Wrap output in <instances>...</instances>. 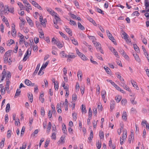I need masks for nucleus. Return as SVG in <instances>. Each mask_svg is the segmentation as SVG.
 <instances>
[{"mask_svg": "<svg viewBox=\"0 0 149 149\" xmlns=\"http://www.w3.org/2000/svg\"><path fill=\"white\" fill-rule=\"evenodd\" d=\"M93 44L97 47V50L100 51L102 54H103V52L102 49L100 44L99 42H94Z\"/></svg>", "mask_w": 149, "mask_h": 149, "instance_id": "f257e3e1", "label": "nucleus"}, {"mask_svg": "<svg viewBox=\"0 0 149 149\" xmlns=\"http://www.w3.org/2000/svg\"><path fill=\"white\" fill-rule=\"evenodd\" d=\"M32 4L35 7H37L40 10H42V8L36 2L33 1V0H30Z\"/></svg>", "mask_w": 149, "mask_h": 149, "instance_id": "f03ea898", "label": "nucleus"}, {"mask_svg": "<svg viewBox=\"0 0 149 149\" xmlns=\"http://www.w3.org/2000/svg\"><path fill=\"white\" fill-rule=\"evenodd\" d=\"M40 21L41 22V24L43 26H44V27L45 26V22H46V19H44L41 16L40 17Z\"/></svg>", "mask_w": 149, "mask_h": 149, "instance_id": "7ed1b4c3", "label": "nucleus"}, {"mask_svg": "<svg viewBox=\"0 0 149 149\" xmlns=\"http://www.w3.org/2000/svg\"><path fill=\"white\" fill-rule=\"evenodd\" d=\"M16 31L15 29V26L14 25V26H12V34L13 37L16 36Z\"/></svg>", "mask_w": 149, "mask_h": 149, "instance_id": "20e7f679", "label": "nucleus"}, {"mask_svg": "<svg viewBox=\"0 0 149 149\" xmlns=\"http://www.w3.org/2000/svg\"><path fill=\"white\" fill-rule=\"evenodd\" d=\"M65 30L66 31L70 36H72V31L70 29L67 27V26H65Z\"/></svg>", "mask_w": 149, "mask_h": 149, "instance_id": "39448f33", "label": "nucleus"}, {"mask_svg": "<svg viewBox=\"0 0 149 149\" xmlns=\"http://www.w3.org/2000/svg\"><path fill=\"white\" fill-rule=\"evenodd\" d=\"M18 36L20 38V40L19 42V43L20 44L21 43V42H22L23 41H24L25 40V39L24 38V36L20 33H19Z\"/></svg>", "mask_w": 149, "mask_h": 149, "instance_id": "423d86ee", "label": "nucleus"}, {"mask_svg": "<svg viewBox=\"0 0 149 149\" xmlns=\"http://www.w3.org/2000/svg\"><path fill=\"white\" fill-rule=\"evenodd\" d=\"M26 18L28 22L29 23V25L31 26H33V23L32 22V20H31L28 17H26Z\"/></svg>", "mask_w": 149, "mask_h": 149, "instance_id": "0eeeda50", "label": "nucleus"}, {"mask_svg": "<svg viewBox=\"0 0 149 149\" xmlns=\"http://www.w3.org/2000/svg\"><path fill=\"white\" fill-rule=\"evenodd\" d=\"M40 66V64L38 63L36 67V70L33 73V75H35L37 74V72L39 70Z\"/></svg>", "mask_w": 149, "mask_h": 149, "instance_id": "6e6552de", "label": "nucleus"}, {"mask_svg": "<svg viewBox=\"0 0 149 149\" xmlns=\"http://www.w3.org/2000/svg\"><path fill=\"white\" fill-rule=\"evenodd\" d=\"M55 44L59 48L61 49L63 47V44L59 40L56 42Z\"/></svg>", "mask_w": 149, "mask_h": 149, "instance_id": "1a4fd4ad", "label": "nucleus"}, {"mask_svg": "<svg viewBox=\"0 0 149 149\" xmlns=\"http://www.w3.org/2000/svg\"><path fill=\"white\" fill-rule=\"evenodd\" d=\"M115 104V103L114 100H112L111 101L110 104V108L112 110L114 109Z\"/></svg>", "mask_w": 149, "mask_h": 149, "instance_id": "9d476101", "label": "nucleus"}, {"mask_svg": "<svg viewBox=\"0 0 149 149\" xmlns=\"http://www.w3.org/2000/svg\"><path fill=\"white\" fill-rule=\"evenodd\" d=\"M127 136V132L126 131L124 130L123 132V135L122 136L123 141L125 140Z\"/></svg>", "mask_w": 149, "mask_h": 149, "instance_id": "9b49d317", "label": "nucleus"}, {"mask_svg": "<svg viewBox=\"0 0 149 149\" xmlns=\"http://www.w3.org/2000/svg\"><path fill=\"white\" fill-rule=\"evenodd\" d=\"M78 28L81 30H84L85 29V27L79 22H78Z\"/></svg>", "mask_w": 149, "mask_h": 149, "instance_id": "f8f14e48", "label": "nucleus"}, {"mask_svg": "<svg viewBox=\"0 0 149 149\" xmlns=\"http://www.w3.org/2000/svg\"><path fill=\"white\" fill-rule=\"evenodd\" d=\"M123 37L124 39L126 40V41L127 42H129V40L128 39V36L127 34L125 32H124L123 33Z\"/></svg>", "mask_w": 149, "mask_h": 149, "instance_id": "ddd939ff", "label": "nucleus"}, {"mask_svg": "<svg viewBox=\"0 0 149 149\" xmlns=\"http://www.w3.org/2000/svg\"><path fill=\"white\" fill-rule=\"evenodd\" d=\"M60 54L62 57H65L66 58H67V55L65 53V52L64 51L61 52L60 53Z\"/></svg>", "mask_w": 149, "mask_h": 149, "instance_id": "4468645a", "label": "nucleus"}, {"mask_svg": "<svg viewBox=\"0 0 149 149\" xmlns=\"http://www.w3.org/2000/svg\"><path fill=\"white\" fill-rule=\"evenodd\" d=\"M145 6L146 9H147L149 7V0H145Z\"/></svg>", "mask_w": 149, "mask_h": 149, "instance_id": "2eb2a0df", "label": "nucleus"}, {"mask_svg": "<svg viewBox=\"0 0 149 149\" xmlns=\"http://www.w3.org/2000/svg\"><path fill=\"white\" fill-rule=\"evenodd\" d=\"M116 75H117V77L119 78L120 81H124L123 78L120 76V73L118 72L116 73Z\"/></svg>", "mask_w": 149, "mask_h": 149, "instance_id": "dca6fc26", "label": "nucleus"}, {"mask_svg": "<svg viewBox=\"0 0 149 149\" xmlns=\"http://www.w3.org/2000/svg\"><path fill=\"white\" fill-rule=\"evenodd\" d=\"M144 124L146 125V128H148L149 130V124L147 123V121H145L144 122L143 121H142L141 122V124L142 125H143L144 126Z\"/></svg>", "mask_w": 149, "mask_h": 149, "instance_id": "f3484780", "label": "nucleus"}, {"mask_svg": "<svg viewBox=\"0 0 149 149\" xmlns=\"http://www.w3.org/2000/svg\"><path fill=\"white\" fill-rule=\"evenodd\" d=\"M52 126L51 123L50 122H49L48 123V127L47 128V133L49 132L50 131V130L51 129V127Z\"/></svg>", "mask_w": 149, "mask_h": 149, "instance_id": "a211bd4d", "label": "nucleus"}, {"mask_svg": "<svg viewBox=\"0 0 149 149\" xmlns=\"http://www.w3.org/2000/svg\"><path fill=\"white\" fill-rule=\"evenodd\" d=\"M122 118L123 120H126L127 118V113L125 111H123V113Z\"/></svg>", "mask_w": 149, "mask_h": 149, "instance_id": "6ab92c4d", "label": "nucleus"}, {"mask_svg": "<svg viewBox=\"0 0 149 149\" xmlns=\"http://www.w3.org/2000/svg\"><path fill=\"white\" fill-rule=\"evenodd\" d=\"M54 83L55 89L56 90H58V82L56 81V82L54 80Z\"/></svg>", "mask_w": 149, "mask_h": 149, "instance_id": "aec40b11", "label": "nucleus"}, {"mask_svg": "<svg viewBox=\"0 0 149 149\" xmlns=\"http://www.w3.org/2000/svg\"><path fill=\"white\" fill-rule=\"evenodd\" d=\"M106 92L105 90L102 91L101 92V95L102 99L104 100L106 96Z\"/></svg>", "mask_w": 149, "mask_h": 149, "instance_id": "412c9836", "label": "nucleus"}, {"mask_svg": "<svg viewBox=\"0 0 149 149\" xmlns=\"http://www.w3.org/2000/svg\"><path fill=\"white\" fill-rule=\"evenodd\" d=\"M68 101L67 99H65L64 102L65 106V110L67 111L68 110Z\"/></svg>", "mask_w": 149, "mask_h": 149, "instance_id": "4be33fe9", "label": "nucleus"}, {"mask_svg": "<svg viewBox=\"0 0 149 149\" xmlns=\"http://www.w3.org/2000/svg\"><path fill=\"white\" fill-rule=\"evenodd\" d=\"M44 68H43V65H42L41 67V68L40 71H39L38 73V75H42L44 74V72L43 71H42V70H43V69Z\"/></svg>", "mask_w": 149, "mask_h": 149, "instance_id": "5701e85b", "label": "nucleus"}, {"mask_svg": "<svg viewBox=\"0 0 149 149\" xmlns=\"http://www.w3.org/2000/svg\"><path fill=\"white\" fill-rule=\"evenodd\" d=\"M88 20H89L90 22H91L94 25L96 26H97V25L95 21L92 18H89L88 19Z\"/></svg>", "mask_w": 149, "mask_h": 149, "instance_id": "b1692460", "label": "nucleus"}, {"mask_svg": "<svg viewBox=\"0 0 149 149\" xmlns=\"http://www.w3.org/2000/svg\"><path fill=\"white\" fill-rule=\"evenodd\" d=\"M24 83L28 86H30L31 84V82L28 79H26L24 81Z\"/></svg>", "mask_w": 149, "mask_h": 149, "instance_id": "393cba45", "label": "nucleus"}, {"mask_svg": "<svg viewBox=\"0 0 149 149\" xmlns=\"http://www.w3.org/2000/svg\"><path fill=\"white\" fill-rule=\"evenodd\" d=\"M28 97L29 100L31 102H32L33 101V95L31 94V95L29 93L28 94Z\"/></svg>", "mask_w": 149, "mask_h": 149, "instance_id": "a878e982", "label": "nucleus"}, {"mask_svg": "<svg viewBox=\"0 0 149 149\" xmlns=\"http://www.w3.org/2000/svg\"><path fill=\"white\" fill-rule=\"evenodd\" d=\"M133 56L136 61L137 62H139L140 61V58H139V56L138 55H137L136 54H133Z\"/></svg>", "mask_w": 149, "mask_h": 149, "instance_id": "bb28decb", "label": "nucleus"}, {"mask_svg": "<svg viewBox=\"0 0 149 149\" xmlns=\"http://www.w3.org/2000/svg\"><path fill=\"white\" fill-rule=\"evenodd\" d=\"M96 146L98 149H100L101 147V142H99V140L97 142Z\"/></svg>", "mask_w": 149, "mask_h": 149, "instance_id": "cd10ccee", "label": "nucleus"}, {"mask_svg": "<svg viewBox=\"0 0 149 149\" xmlns=\"http://www.w3.org/2000/svg\"><path fill=\"white\" fill-rule=\"evenodd\" d=\"M10 110V105L9 103H8L7 104L6 109V112H8Z\"/></svg>", "mask_w": 149, "mask_h": 149, "instance_id": "c85d7f7f", "label": "nucleus"}, {"mask_svg": "<svg viewBox=\"0 0 149 149\" xmlns=\"http://www.w3.org/2000/svg\"><path fill=\"white\" fill-rule=\"evenodd\" d=\"M20 92L21 91L20 89H17V90L16 92L15 96V97H17L19 95H20Z\"/></svg>", "mask_w": 149, "mask_h": 149, "instance_id": "c756f323", "label": "nucleus"}, {"mask_svg": "<svg viewBox=\"0 0 149 149\" xmlns=\"http://www.w3.org/2000/svg\"><path fill=\"white\" fill-rule=\"evenodd\" d=\"M62 130L63 133L65 134H66V128L65 125V124H63L62 125Z\"/></svg>", "mask_w": 149, "mask_h": 149, "instance_id": "7c9ffc66", "label": "nucleus"}, {"mask_svg": "<svg viewBox=\"0 0 149 149\" xmlns=\"http://www.w3.org/2000/svg\"><path fill=\"white\" fill-rule=\"evenodd\" d=\"M93 137V132L92 130H91L90 136L88 138V139L90 140H92Z\"/></svg>", "mask_w": 149, "mask_h": 149, "instance_id": "2f4dec72", "label": "nucleus"}, {"mask_svg": "<svg viewBox=\"0 0 149 149\" xmlns=\"http://www.w3.org/2000/svg\"><path fill=\"white\" fill-rule=\"evenodd\" d=\"M10 82L9 80H6V85L5 87V89L6 90H8L9 89V85Z\"/></svg>", "mask_w": 149, "mask_h": 149, "instance_id": "473e14b6", "label": "nucleus"}, {"mask_svg": "<svg viewBox=\"0 0 149 149\" xmlns=\"http://www.w3.org/2000/svg\"><path fill=\"white\" fill-rule=\"evenodd\" d=\"M18 5L21 8L20 10H24L25 8V7L23 6L22 3L21 2H19L18 3Z\"/></svg>", "mask_w": 149, "mask_h": 149, "instance_id": "72a5a7b5", "label": "nucleus"}, {"mask_svg": "<svg viewBox=\"0 0 149 149\" xmlns=\"http://www.w3.org/2000/svg\"><path fill=\"white\" fill-rule=\"evenodd\" d=\"M96 11L99 13H100L102 15H104V12L101 9L99 8H97L96 9Z\"/></svg>", "mask_w": 149, "mask_h": 149, "instance_id": "f704fd0d", "label": "nucleus"}, {"mask_svg": "<svg viewBox=\"0 0 149 149\" xmlns=\"http://www.w3.org/2000/svg\"><path fill=\"white\" fill-rule=\"evenodd\" d=\"M121 99V97L120 96H116L115 98V100H116V102H117V103L119 102L120 101Z\"/></svg>", "mask_w": 149, "mask_h": 149, "instance_id": "c9c22d12", "label": "nucleus"}, {"mask_svg": "<svg viewBox=\"0 0 149 149\" xmlns=\"http://www.w3.org/2000/svg\"><path fill=\"white\" fill-rule=\"evenodd\" d=\"M99 136L100 139H102L104 138V133L102 131H100L99 133Z\"/></svg>", "mask_w": 149, "mask_h": 149, "instance_id": "e433bc0d", "label": "nucleus"}, {"mask_svg": "<svg viewBox=\"0 0 149 149\" xmlns=\"http://www.w3.org/2000/svg\"><path fill=\"white\" fill-rule=\"evenodd\" d=\"M39 33L40 34L39 36L40 37V38H44V33L42 29H40V31H39Z\"/></svg>", "mask_w": 149, "mask_h": 149, "instance_id": "4c0bfd02", "label": "nucleus"}, {"mask_svg": "<svg viewBox=\"0 0 149 149\" xmlns=\"http://www.w3.org/2000/svg\"><path fill=\"white\" fill-rule=\"evenodd\" d=\"M81 112L82 113L84 112L85 113H86L87 111L86 109L85 106L83 104L81 105Z\"/></svg>", "mask_w": 149, "mask_h": 149, "instance_id": "58836bf2", "label": "nucleus"}, {"mask_svg": "<svg viewBox=\"0 0 149 149\" xmlns=\"http://www.w3.org/2000/svg\"><path fill=\"white\" fill-rule=\"evenodd\" d=\"M23 2L25 4V5L26 7L29 6H31L30 4L28 2V1L26 0H24Z\"/></svg>", "mask_w": 149, "mask_h": 149, "instance_id": "ea45409f", "label": "nucleus"}, {"mask_svg": "<svg viewBox=\"0 0 149 149\" xmlns=\"http://www.w3.org/2000/svg\"><path fill=\"white\" fill-rule=\"evenodd\" d=\"M31 54V49H29L26 52L25 55L28 56H30Z\"/></svg>", "mask_w": 149, "mask_h": 149, "instance_id": "a19ab883", "label": "nucleus"}, {"mask_svg": "<svg viewBox=\"0 0 149 149\" xmlns=\"http://www.w3.org/2000/svg\"><path fill=\"white\" fill-rule=\"evenodd\" d=\"M71 41L72 42V43L75 45H78V42H77V40H76L75 39L73 38L72 39H71Z\"/></svg>", "mask_w": 149, "mask_h": 149, "instance_id": "79ce46f5", "label": "nucleus"}, {"mask_svg": "<svg viewBox=\"0 0 149 149\" xmlns=\"http://www.w3.org/2000/svg\"><path fill=\"white\" fill-rule=\"evenodd\" d=\"M134 50L135 51L137 52H138L139 51V47L137 46L136 44H134Z\"/></svg>", "mask_w": 149, "mask_h": 149, "instance_id": "37998d69", "label": "nucleus"}, {"mask_svg": "<svg viewBox=\"0 0 149 149\" xmlns=\"http://www.w3.org/2000/svg\"><path fill=\"white\" fill-rule=\"evenodd\" d=\"M134 98H131L130 100L131 102L133 104H137V102L134 100Z\"/></svg>", "mask_w": 149, "mask_h": 149, "instance_id": "c03bdc74", "label": "nucleus"}, {"mask_svg": "<svg viewBox=\"0 0 149 149\" xmlns=\"http://www.w3.org/2000/svg\"><path fill=\"white\" fill-rule=\"evenodd\" d=\"M92 115V111L91 109L89 108L88 110V118H91Z\"/></svg>", "mask_w": 149, "mask_h": 149, "instance_id": "a18cd8bd", "label": "nucleus"}, {"mask_svg": "<svg viewBox=\"0 0 149 149\" xmlns=\"http://www.w3.org/2000/svg\"><path fill=\"white\" fill-rule=\"evenodd\" d=\"M139 15V13L137 11H135L133 13L132 15V16H138Z\"/></svg>", "mask_w": 149, "mask_h": 149, "instance_id": "49530a36", "label": "nucleus"}, {"mask_svg": "<svg viewBox=\"0 0 149 149\" xmlns=\"http://www.w3.org/2000/svg\"><path fill=\"white\" fill-rule=\"evenodd\" d=\"M51 137L52 139L56 140V133H52Z\"/></svg>", "mask_w": 149, "mask_h": 149, "instance_id": "de8ad7c7", "label": "nucleus"}, {"mask_svg": "<svg viewBox=\"0 0 149 149\" xmlns=\"http://www.w3.org/2000/svg\"><path fill=\"white\" fill-rule=\"evenodd\" d=\"M70 22L69 23L71 25H73L74 26H77V23L76 22H74V21L72 20L71 19L70 20Z\"/></svg>", "mask_w": 149, "mask_h": 149, "instance_id": "09e8293b", "label": "nucleus"}, {"mask_svg": "<svg viewBox=\"0 0 149 149\" xmlns=\"http://www.w3.org/2000/svg\"><path fill=\"white\" fill-rule=\"evenodd\" d=\"M72 116L73 119V120L74 121H76L77 118V114L76 113H72Z\"/></svg>", "mask_w": 149, "mask_h": 149, "instance_id": "8fccbe9b", "label": "nucleus"}, {"mask_svg": "<svg viewBox=\"0 0 149 149\" xmlns=\"http://www.w3.org/2000/svg\"><path fill=\"white\" fill-rule=\"evenodd\" d=\"M8 6L7 5H6L4 8V13H8Z\"/></svg>", "mask_w": 149, "mask_h": 149, "instance_id": "3c124183", "label": "nucleus"}, {"mask_svg": "<svg viewBox=\"0 0 149 149\" xmlns=\"http://www.w3.org/2000/svg\"><path fill=\"white\" fill-rule=\"evenodd\" d=\"M112 52L114 54L116 57L118 58H119V56L117 52L116 51L115 49V50L113 51Z\"/></svg>", "mask_w": 149, "mask_h": 149, "instance_id": "603ef678", "label": "nucleus"}, {"mask_svg": "<svg viewBox=\"0 0 149 149\" xmlns=\"http://www.w3.org/2000/svg\"><path fill=\"white\" fill-rule=\"evenodd\" d=\"M81 58L84 60H88V58L83 54H82L81 56Z\"/></svg>", "mask_w": 149, "mask_h": 149, "instance_id": "864d4df0", "label": "nucleus"}, {"mask_svg": "<svg viewBox=\"0 0 149 149\" xmlns=\"http://www.w3.org/2000/svg\"><path fill=\"white\" fill-rule=\"evenodd\" d=\"M105 70L108 74H110L111 70L108 67H106V68H105Z\"/></svg>", "mask_w": 149, "mask_h": 149, "instance_id": "5fc2aeb1", "label": "nucleus"}, {"mask_svg": "<svg viewBox=\"0 0 149 149\" xmlns=\"http://www.w3.org/2000/svg\"><path fill=\"white\" fill-rule=\"evenodd\" d=\"M41 115L43 116H44L45 115V110L43 107L41 108Z\"/></svg>", "mask_w": 149, "mask_h": 149, "instance_id": "6e6d98bb", "label": "nucleus"}, {"mask_svg": "<svg viewBox=\"0 0 149 149\" xmlns=\"http://www.w3.org/2000/svg\"><path fill=\"white\" fill-rule=\"evenodd\" d=\"M11 131L10 130H9L7 131V137L8 138H10L11 136Z\"/></svg>", "mask_w": 149, "mask_h": 149, "instance_id": "4d7b16f0", "label": "nucleus"}, {"mask_svg": "<svg viewBox=\"0 0 149 149\" xmlns=\"http://www.w3.org/2000/svg\"><path fill=\"white\" fill-rule=\"evenodd\" d=\"M11 77V75L10 72H9L7 74L6 76V80H9V79Z\"/></svg>", "mask_w": 149, "mask_h": 149, "instance_id": "13d9d810", "label": "nucleus"}, {"mask_svg": "<svg viewBox=\"0 0 149 149\" xmlns=\"http://www.w3.org/2000/svg\"><path fill=\"white\" fill-rule=\"evenodd\" d=\"M77 95L74 94H73L72 95V100H77Z\"/></svg>", "mask_w": 149, "mask_h": 149, "instance_id": "bf43d9fd", "label": "nucleus"}, {"mask_svg": "<svg viewBox=\"0 0 149 149\" xmlns=\"http://www.w3.org/2000/svg\"><path fill=\"white\" fill-rule=\"evenodd\" d=\"M49 13L52 15H54V16H55V15H57V13L55 12L54 11L52 10H51V12Z\"/></svg>", "mask_w": 149, "mask_h": 149, "instance_id": "052dcab7", "label": "nucleus"}, {"mask_svg": "<svg viewBox=\"0 0 149 149\" xmlns=\"http://www.w3.org/2000/svg\"><path fill=\"white\" fill-rule=\"evenodd\" d=\"M56 127L55 125H54V127H52V133H56Z\"/></svg>", "mask_w": 149, "mask_h": 149, "instance_id": "680f3d73", "label": "nucleus"}, {"mask_svg": "<svg viewBox=\"0 0 149 149\" xmlns=\"http://www.w3.org/2000/svg\"><path fill=\"white\" fill-rule=\"evenodd\" d=\"M25 130V127L23 126L22 129L21 131V135L22 136L23 134H24Z\"/></svg>", "mask_w": 149, "mask_h": 149, "instance_id": "e2e57ef3", "label": "nucleus"}, {"mask_svg": "<svg viewBox=\"0 0 149 149\" xmlns=\"http://www.w3.org/2000/svg\"><path fill=\"white\" fill-rule=\"evenodd\" d=\"M119 52L123 56H124L125 54V51L122 49H120L119 50Z\"/></svg>", "mask_w": 149, "mask_h": 149, "instance_id": "0e129e2a", "label": "nucleus"}, {"mask_svg": "<svg viewBox=\"0 0 149 149\" xmlns=\"http://www.w3.org/2000/svg\"><path fill=\"white\" fill-rule=\"evenodd\" d=\"M65 136H61L60 139V140L59 141H61V142L62 143H64V139Z\"/></svg>", "mask_w": 149, "mask_h": 149, "instance_id": "69168bd1", "label": "nucleus"}, {"mask_svg": "<svg viewBox=\"0 0 149 149\" xmlns=\"http://www.w3.org/2000/svg\"><path fill=\"white\" fill-rule=\"evenodd\" d=\"M106 80L107 81L110 82L113 86L116 84L111 80L107 79Z\"/></svg>", "mask_w": 149, "mask_h": 149, "instance_id": "338daca9", "label": "nucleus"}, {"mask_svg": "<svg viewBox=\"0 0 149 149\" xmlns=\"http://www.w3.org/2000/svg\"><path fill=\"white\" fill-rule=\"evenodd\" d=\"M127 102V101L126 99H123L121 101V103L122 104L125 105Z\"/></svg>", "mask_w": 149, "mask_h": 149, "instance_id": "774afa93", "label": "nucleus"}]
</instances>
